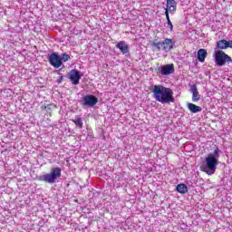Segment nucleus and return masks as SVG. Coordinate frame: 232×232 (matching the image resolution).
Instances as JSON below:
<instances>
[{"mask_svg":"<svg viewBox=\"0 0 232 232\" xmlns=\"http://www.w3.org/2000/svg\"><path fill=\"white\" fill-rule=\"evenodd\" d=\"M152 93L155 100L161 104H171V102H175V97L173 96V90L171 88L164 87L160 84L154 85Z\"/></svg>","mask_w":232,"mask_h":232,"instance_id":"1","label":"nucleus"},{"mask_svg":"<svg viewBox=\"0 0 232 232\" xmlns=\"http://www.w3.org/2000/svg\"><path fill=\"white\" fill-rule=\"evenodd\" d=\"M220 150L216 149L213 153H209L205 159V165L202 166V170L208 175H214L218 166V157Z\"/></svg>","mask_w":232,"mask_h":232,"instance_id":"2","label":"nucleus"},{"mask_svg":"<svg viewBox=\"0 0 232 232\" xmlns=\"http://www.w3.org/2000/svg\"><path fill=\"white\" fill-rule=\"evenodd\" d=\"M63 170L59 167H54L51 169L49 173L41 175L38 178V180L41 182H45L46 184H55L59 179H61Z\"/></svg>","mask_w":232,"mask_h":232,"instance_id":"3","label":"nucleus"},{"mask_svg":"<svg viewBox=\"0 0 232 232\" xmlns=\"http://www.w3.org/2000/svg\"><path fill=\"white\" fill-rule=\"evenodd\" d=\"M152 46L157 50V52H160V50H163V52L168 53V52H171V50H173V46H175V42H173V40L169 38H166L163 42L155 39L152 42Z\"/></svg>","mask_w":232,"mask_h":232,"instance_id":"4","label":"nucleus"},{"mask_svg":"<svg viewBox=\"0 0 232 232\" xmlns=\"http://www.w3.org/2000/svg\"><path fill=\"white\" fill-rule=\"evenodd\" d=\"M214 61L217 66L222 67L227 64H231L232 59L227 53H225L224 51H215L214 53Z\"/></svg>","mask_w":232,"mask_h":232,"instance_id":"5","label":"nucleus"},{"mask_svg":"<svg viewBox=\"0 0 232 232\" xmlns=\"http://www.w3.org/2000/svg\"><path fill=\"white\" fill-rule=\"evenodd\" d=\"M48 61L51 66L53 68H61V66H64V64L61 62V56L57 52L49 54Z\"/></svg>","mask_w":232,"mask_h":232,"instance_id":"6","label":"nucleus"},{"mask_svg":"<svg viewBox=\"0 0 232 232\" xmlns=\"http://www.w3.org/2000/svg\"><path fill=\"white\" fill-rule=\"evenodd\" d=\"M80 102L82 106H86L87 108H93V106H95V104L99 102V100L94 95H86Z\"/></svg>","mask_w":232,"mask_h":232,"instance_id":"7","label":"nucleus"},{"mask_svg":"<svg viewBox=\"0 0 232 232\" xmlns=\"http://www.w3.org/2000/svg\"><path fill=\"white\" fill-rule=\"evenodd\" d=\"M69 79L72 84L77 86V84H79V82L81 81V72L72 69L69 73Z\"/></svg>","mask_w":232,"mask_h":232,"instance_id":"8","label":"nucleus"},{"mask_svg":"<svg viewBox=\"0 0 232 232\" xmlns=\"http://www.w3.org/2000/svg\"><path fill=\"white\" fill-rule=\"evenodd\" d=\"M175 12H177V2H175V0H167L165 15H169V14H175Z\"/></svg>","mask_w":232,"mask_h":232,"instance_id":"9","label":"nucleus"},{"mask_svg":"<svg viewBox=\"0 0 232 232\" xmlns=\"http://www.w3.org/2000/svg\"><path fill=\"white\" fill-rule=\"evenodd\" d=\"M171 73H175V66L173 65V63L162 65L160 67L161 75H171Z\"/></svg>","mask_w":232,"mask_h":232,"instance_id":"10","label":"nucleus"},{"mask_svg":"<svg viewBox=\"0 0 232 232\" xmlns=\"http://www.w3.org/2000/svg\"><path fill=\"white\" fill-rule=\"evenodd\" d=\"M116 48L121 52L123 55H126V53H130V45L126 44L124 41H121L116 44Z\"/></svg>","mask_w":232,"mask_h":232,"instance_id":"11","label":"nucleus"},{"mask_svg":"<svg viewBox=\"0 0 232 232\" xmlns=\"http://www.w3.org/2000/svg\"><path fill=\"white\" fill-rule=\"evenodd\" d=\"M190 92L192 93V102H198L200 101V94H198V89H197L196 84L190 86Z\"/></svg>","mask_w":232,"mask_h":232,"instance_id":"12","label":"nucleus"},{"mask_svg":"<svg viewBox=\"0 0 232 232\" xmlns=\"http://www.w3.org/2000/svg\"><path fill=\"white\" fill-rule=\"evenodd\" d=\"M206 57H208V51H206V49H199L198 51V61H199V63H204Z\"/></svg>","mask_w":232,"mask_h":232,"instance_id":"13","label":"nucleus"},{"mask_svg":"<svg viewBox=\"0 0 232 232\" xmlns=\"http://www.w3.org/2000/svg\"><path fill=\"white\" fill-rule=\"evenodd\" d=\"M217 48L218 50H226L227 48H229V44H227V40H219L217 43Z\"/></svg>","mask_w":232,"mask_h":232,"instance_id":"14","label":"nucleus"},{"mask_svg":"<svg viewBox=\"0 0 232 232\" xmlns=\"http://www.w3.org/2000/svg\"><path fill=\"white\" fill-rule=\"evenodd\" d=\"M188 108L191 113H198V111H202V107L197 106L194 103H188Z\"/></svg>","mask_w":232,"mask_h":232,"instance_id":"15","label":"nucleus"},{"mask_svg":"<svg viewBox=\"0 0 232 232\" xmlns=\"http://www.w3.org/2000/svg\"><path fill=\"white\" fill-rule=\"evenodd\" d=\"M176 189L178 193H181V195H186V193H188V186H186V184H179Z\"/></svg>","mask_w":232,"mask_h":232,"instance_id":"16","label":"nucleus"},{"mask_svg":"<svg viewBox=\"0 0 232 232\" xmlns=\"http://www.w3.org/2000/svg\"><path fill=\"white\" fill-rule=\"evenodd\" d=\"M71 59H72V57L68 53L60 54V61H61L62 63H68V61H70Z\"/></svg>","mask_w":232,"mask_h":232,"instance_id":"17","label":"nucleus"},{"mask_svg":"<svg viewBox=\"0 0 232 232\" xmlns=\"http://www.w3.org/2000/svg\"><path fill=\"white\" fill-rule=\"evenodd\" d=\"M72 122H74L76 126H79L80 129H82V118L77 116L74 120H72Z\"/></svg>","mask_w":232,"mask_h":232,"instance_id":"18","label":"nucleus"},{"mask_svg":"<svg viewBox=\"0 0 232 232\" xmlns=\"http://www.w3.org/2000/svg\"><path fill=\"white\" fill-rule=\"evenodd\" d=\"M167 19V27L169 28L170 32H173V24L171 23V20L169 19V14H165Z\"/></svg>","mask_w":232,"mask_h":232,"instance_id":"19","label":"nucleus"},{"mask_svg":"<svg viewBox=\"0 0 232 232\" xmlns=\"http://www.w3.org/2000/svg\"><path fill=\"white\" fill-rule=\"evenodd\" d=\"M227 44H228V48H232V40L227 42Z\"/></svg>","mask_w":232,"mask_h":232,"instance_id":"20","label":"nucleus"},{"mask_svg":"<svg viewBox=\"0 0 232 232\" xmlns=\"http://www.w3.org/2000/svg\"><path fill=\"white\" fill-rule=\"evenodd\" d=\"M63 76H61L60 78H59V80H58V82H63Z\"/></svg>","mask_w":232,"mask_h":232,"instance_id":"21","label":"nucleus"}]
</instances>
